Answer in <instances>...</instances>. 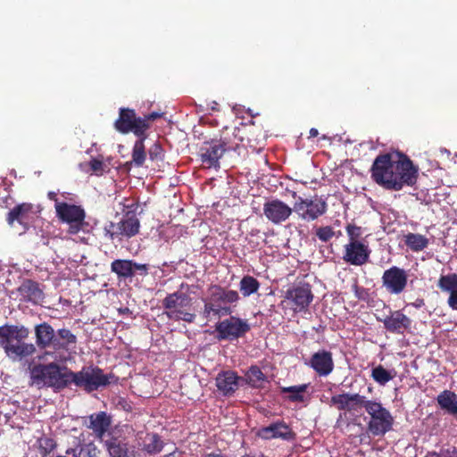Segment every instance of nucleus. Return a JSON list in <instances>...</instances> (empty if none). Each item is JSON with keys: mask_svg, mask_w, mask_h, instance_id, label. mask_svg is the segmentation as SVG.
Listing matches in <instances>:
<instances>
[{"mask_svg": "<svg viewBox=\"0 0 457 457\" xmlns=\"http://www.w3.org/2000/svg\"><path fill=\"white\" fill-rule=\"evenodd\" d=\"M294 206L290 207L280 199L275 198L263 204V213L266 219L273 224L278 225L286 221L292 215Z\"/></svg>", "mask_w": 457, "mask_h": 457, "instance_id": "nucleus-16", "label": "nucleus"}, {"mask_svg": "<svg viewBox=\"0 0 457 457\" xmlns=\"http://www.w3.org/2000/svg\"><path fill=\"white\" fill-rule=\"evenodd\" d=\"M309 385L303 384L298 386H291L287 387H282V393H288V400L293 403H303L305 400L304 393L306 392Z\"/></svg>", "mask_w": 457, "mask_h": 457, "instance_id": "nucleus-32", "label": "nucleus"}, {"mask_svg": "<svg viewBox=\"0 0 457 457\" xmlns=\"http://www.w3.org/2000/svg\"><path fill=\"white\" fill-rule=\"evenodd\" d=\"M315 235L321 242L327 243L336 236V231L330 226H322L316 228Z\"/></svg>", "mask_w": 457, "mask_h": 457, "instance_id": "nucleus-40", "label": "nucleus"}, {"mask_svg": "<svg viewBox=\"0 0 457 457\" xmlns=\"http://www.w3.org/2000/svg\"><path fill=\"white\" fill-rule=\"evenodd\" d=\"M378 321L382 322L386 331L403 335L405 331H408L411 328V320L405 315L402 311H392L390 310L389 314L384 318H377Z\"/></svg>", "mask_w": 457, "mask_h": 457, "instance_id": "nucleus-18", "label": "nucleus"}, {"mask_svg": "<svg viewBox=\"0 0 457 457\" xmlns=\"http://www.w3.org/2000/svg\"><path fill=\"white\" fill-rule=\"evenodd\" d=\"M116 130L122 134L131 132L136 137H141L147 133V125L142 121L140 116H137L135 110L120 108L116 120Z\"/></svg>", "mask_w": 457, "mask_h": 457, "instance_id": "nucleus-11", "label": "nucleus"}, {"mask_svg": "<svg viewBox=\"0 0 457 457\" xmlns=\"http://www.w3.org/2000/svg\"><path fill=\"white\" fill-rule=\"evenodd\" d=\"M445 457H457V449L453 447L452 450L448 449L443 452Z\"/></svg>", "mask_w": 457, "mask_h": 457, "instance_id": "nucleus-52", "label": "nucleus"}, {"mask_svg": "<svg viewBox=\"0 0 457 457\" xmlns=\"http://www.w3.org/2000/svg\"><path fill=\"white\" fill-rule=\"evenodd\" d=\"M120 408L125 411H129L132 409L131 404L123 398L120 399L118 403H116V409Z\"/></svg>", "mask_w": 457, "mask_h": 457, "instance_id": "nucleus-47", "label": "nucleus"}, {"mask_svg": "<svg viewBox=\"0 0 457 457\" xmlns=\"http://www.w3.org/2000/svg\"><path fill=\"white\" fill-rule=\"evenodd\" d=\"M90 425L88 426L91 428L96 436L102 441L104 442V445L106 446L107 451L110 455L112 456V451L114 449V438L111 437L110 439H104L105 434L109 429L112 420L111 417L108 416L104 411H100L97 413L91 414L89 416Z\"/></svg>", "mask_w": 457, "mask_h": 457, "instance_id": "nucleus-15", "label": "nucleus"}, {"mask_svg": "<svg viewBox=\"0 0 457 457\" xmlns=\"http://www.w3.org/2000/svg\"><path fill=\"white\" fill-rule=\"evenodd\" d=\"M71 383L75 384L78 387L83 388L87 392H92L101 386H106L109 381L108 377L104 374L100 368L87 366L83 367L80 371H72Z\"/></svg>", "mask_w": 457, "mask_h": 457, "instance_id": "nucleus-7", "label": "nucleus"}, {"mask_svg": "<svg viewBox=\"0 0 457 457\" xmlns=\"http://www.w3.org/2000/svg\"><path fill=\"white\" fill-rule=\"evenodd\" d=\"M228 148L225 142L218 143L212 141L211 143H206L201 148L200 157L202 163L208 169H219L220 159Z\"/></svg>", "mask_w": 457, "mask_h": 457, "instance_id": "nucleus-19", "label": "nucleus"}, {"mask_svg": "<svg viewBox=\"0 0 457 457\" xmlns=\"http://www.w3.org/2000/svg\"><path fill=\"white\" fill-rule=\"evenodd\" d=\"M29 334V329L24 326H0V346L12 361H21L36 353V346L24 341Z\"/></svg>", "mask_w": 457, "mask_h": 457, "instance_id": "nucleus-2", "label": "nucleus"}, {"mask_svg": "<svg viewBox=\"0 0 457 457\" xmlns=\"http://www.w3.org/2000/svg\"><path fill=\"white\" fill-rule=\"evenodd\" d=\"M128 211L122 217V219L117 223L119 234L127 237H132L136 236L140 228L139 220L137 217V206L134 202L128 204Z\"/></svg>", "mask_w": 457, "mask_h": 457, "instance_id": "nucleus-22", "label": "nucleus"}, {"mask_svg": "<svg viewBox=\"0 0 457 457\" xmlns=\"http://www.w3.org/2000/svg\"><path fill=\"white\" fill-rule=\"evenodd\" d=\"M346 234L348 236V242H361L360 239L362 236V228L353 223H348L345 227Z\"/></svg>", "mask_w": 457, "mask_h": 457, "instance_id": "nucleus-41", "label": "nucleus"}, {"mask_svg": "<svg viewBox=\"0 0 457 457\" xmlns=\"http://www.w3.org/2000/svg\"><path fill=\"white\" fill-rule=\"evenodd\" d=\"M394 377L395 375H393L380 364L373 368L371 370V378L381 386H385L386 383L392 380Z\"/></svg>", "mask_w": 457, "mask_h": 457, "instance_id": "nucleus-37", "label": "nucleus"}, {"mask_svg": "<svg viewBox=\"0 0 457 457\" xmlns=\"http://www.w3.org/2000/svg\"><path fill=\"white\" fill-rule=\"evenodd\" d=\"M137 139L135 141L133 149H132V162L137 167H142L146 159V151L145 146V140L147 138V133L141 137H137Z\"/></svg>", "mask_w": 457, "mask_h": 457, "instance_id": "nucleus-29", "label": "nucleus"}, {"mask_svg": "<svg viewBox=\"0 0 457 457\" xmlns=\"http://www.w3.org/2000/svg\"><path fill=\"white\" fill-rule=\"evenodd\" d=\"M34 205L30 203H21L16 204L6 214V222L11 228H20V234L26 233L34 220Z\"/></svg>", "mask_w": 457, "mask_h": 457, "instance_id": "nucleus-12", "label": "nucleus"}, {"mask_svg": "<svg viewBox=\"0 0 457 457\" xmlns=\"http://www.w3.org/2000/svg\"><path fill=\"white\" fill-rule=\"evenodd\" d=\"M411 305L419 309L425 305V301L423 298H417L413 303H411Z\"/></svg>", "mask_w": 457, "mask_h": 457, "instance_id": "nucleus-51", "label": "nucleus"}, {"mask_svg": "<svg viewBox=\"0 0 457 457\" xmlns=\"http://www.w3.org/2000/svg\"><path fill=\"white\" fill-rule=\"evenodd\" d=\"M204 457H227V456L223 455L221 453H211L204 455Z\"/></svg>", "mask_w": 457, "mask_h": 457, "instance_id": "nucleus-56", "label": "nucleus"}, {"mask_svg": "<svg viewBox=\"0 0 457 457\" xmlns=\"http://www.w3.org/2000/svg\"><path fill=\"white\" fill-rule=\"evenodd\" d=\"M111 270L114 271V262L111 263Z\"/></svg>", "mask_w": 457, "mask_h": 457, "instance_id": "nucleus-59", "label": "nucleus"}, {"mask_svg": "<svg viewBox=\"0 0 457 457\" xmlns=\"http://www.w3.org/2000/svg\"><path fill=\"white\" fill-rule=\"evenodd\" d=\"M57 335L61 339L65 341L64 343H60V345H63L60 348H65L68 345L76 343V336L72 334L70 329L61 328L57 331Z\"/></svg>", "mask_w": 457, "mask_h": 457, "instance_id": "nucleus-43", "label": "nucleus"}, {"mask_svg": "<svg viewBox=\"0 0 457 457\" xmlns=\"http://www.w3.org/2000/svg\"><path fill=\"white\" fill-rule=\"evenodd\" d=\"M221 321L215 325L217 338L219 340L233 341L245 336L251 329L250 324L246 320H243L237 316L228 315Z\"/></svg>", "mask_w": 457, "mask_h": 457, "instance_id": "nucleus-8", "label": "nucleus"}, {"mask_svg": "<svg viewBox=\"0 0 457 457\" xmlns=\"http://www.w3.org/2000/svg\"><path fill=\"white\" fill-rule=\"evenodd\" d=\"M36 344L40 349H45L50 345L54 347L63 346L60 341L54 337V328L46 322L37 325L35 328Z\"/></svg>", "mask_w": 457, "mask_h": 457, "instance_id": "nucleus-25", "label": "nucleus"}, {"mask_svg": "<svg viewBox=\"0 0 457 457\" xmlns=\"http://www.w3.org/2000/svg\"><path fill=\"white\" fill-rule=\"evenodd\" d=\"M330 404L335 406L338 411L349 412L348 393L333 395L330 399Z\"/></svg>", "mask_w": 457, "mask_h": 457, "instance_id": "nucleus-39", "label": "nucleus"}, {"mask_svg": "<svg viewBox=\"0 0 457 457\" xmlns=\"http://www.w3.org/2000/svg\"><path fill=\"white\" fill-rule=\"evenodd\" d=\"M365 411L370 417L367 429L371 435L384 436L392 429L394 418L380 402L370 400Z\"/></svg>", "mask_w": 457, "mask_h": 457, "instance_id": "nucleus-6", "label": "nucleus"}, {"mask_svg": "<svg viewBox=\"0 0 457 457\" xmlns=\"http://www.w3.org/2000/svg\"><path fill=\"white\" fill-rule=\"evenodd\" d=\"M436 402L442 410L457 416V395L454 392L444 390L437 395Z\"/></svg>", "mask_w": 457, "mask_h": 457, "instance_id": "nucleus-27", "label": "nucleus"}, {"mask_svg": "<svg viewBox=\"0 0 457 457\" xmlns=\"http://www.w3.org/2000/svg\"><path fill=\"white\" fill-rule=\"evenodd\" d=\"M305 364L312 368L320 377H327L334 370L333 354L322 349L314 353Z\"/></svg>", "mask_w": 457, "mask_h": 457, "instance_id": "nucleus-21", "label": "nucleus"}, {"mask_svg": "<svg viewBox=\"0 0 457 457\" xmlns=\"http://www.w3.org/2000/svg\"><path fill=\"white\" fill-rule=\"evenodd\" d=\"M259 436L269 440L272 438H282L284 440L293 439L294 432L284 421L274 422L267 427L262 428L258 432Z\"/></svg>", "mask_w": 457, "mask_h": 457, "instance_id": "nucleus-23", "label": "nucleus"}, {"mask_svg": "<svg viewBox=\"0 0 457 457\" xmlns=\"http://www.w3.org/2000/svg\"><path fill=\"white\" fill-rule=\"evenodd\" d=\"M208 295L203 299L204 308L201 315L206 320L212 317L220 318L232 314L231 305H237L240 300L237 291L228 289L218 284H212L207 288Z\"/></svg>", "mask_w": 457, "mask_h": 457, "instance_id": "nucleus-3", "label": "nucleus"}, {"mask_svg": "<svg viewBox=\"0 0 457 457\" xmlns=\"http://www.w3.org/2000/svg\"><path fill=\"white\" fill-rule=\"evenodd\" d=\"M123 207H125V205L123 204ZM126 207L128 208V205H126ZM122 211H125V208H122Z\"/></svg>", "mask_w": 457, "mask_h": 457, "instance_id": "nucleus-62", "label": "nucleus"}, {"mask_svg": "<svg viewBox=\"0 0 457 457\" xmlns=\"http://www.w3.org/2000/svg\"><path fill=\"white\" fill-rule=\"evenodd\" d=\"M98 450L92 443L80 446L77 457H97Z\"/></svg>", "mask_w": 457, "mask_h": 457, "instance_id": "nucleus-44", "label": "nucleus"}, {"mask_svg": "<svg viewBox=\"0 0 457 457\" xmlns=\"http://www.w3.org/2000/svg\"><path fill=\"white\" fill-rule=\"evenodd\" d=\"M403 242L408 249L418 253L428 247L429 239L424 235L409 232L403 236Z\"/></svg>", "mask_w": 457, "mask_h": 457, "instance_id": "nucleus-28", "label": "nucleus"}, {"mask_svg": "<svg viewBox=\"0 0 457 457\" xmlns=\"http://www.w3.org/2000/svg\"><path fill=\"white\" fill-rule=\"evenodd\" d=\"M241 379L233 370H226L218 374L216 386L223 395H231L238 388V381Z\"/></svg>", "mask_w": 457, "mask_h": 457, "instance_id": "nucleus-26", "label": "nucleus"}, {"mask_svg": "<svg viewBox=\"0 0 457 457\" xmlns=\"http://www.w3.org/2000/svg\"><path fill=\"white\" fill-rule=\"evenodd\" d=\"M21 300L26 303L37 304L44 299V293L39 284L31 279H25L18 287Z\"/></svg>", "mask_w": 457, "mask_h": 457, "instance_id": "nucleus-24", "label": "nucleus"}, {"mask_svg": "<svg viewBox=\"0 0 457 457\" xmlns=\"http://www.w3.org/2000/svg\"><path fill=\"white\" fill-rule=\"evenodd\" d=\"M47 196H48V198H49L51 201H54V202H55V205L57 204V203H60V202L58 201V198H57V195H56V193H54V192H48Z\"/></svg>", "mask_w": 457, "mask_h": 457, "instance_id": "nucleus-53", "label": "nucleus"}, {"mask_svg": "<svg viewBox=\"0 0 457 457\" xmlns=\"http://www.w3.org/2000/svg\"><path fill=\"white\" fill-rule=\"evenodd\" d=\"M328 204L324 199L318 197L303 198L298 196L294 204V211L298 217L305 221H312L326 213Z\"/></svg>", "mask_w": 457, "mask_h": 457, "instance_id": "nucleus-9", "label": "nucleus"}, {"mask_svg": "<svg viewBox=\"0 0 457 457\" xmlns=\"http://www.w3.org/2000/svg\"><path fill=\"white\" fill-rule=\"evenodd\" d=\"M145 269V265L133 264L131 261L116 260V274L119 277H131L134 274L133 268Z\"/></svg>", "mask_w": 457, "mask_h": 457, "instance_id": "nucleus-34", "label": "nucleus"}, {"mask_svg": "<svg viewBox=\"0 0 457 457\" xmlns=\"http://www.w3.org/2000/svg\"><path fill=\"white\" fill-rule=\"evenodd\" d=\"M117 311H118V312L120 314L128 315L130 318V320L134 319L132 312L129 308H127V307H125V308H118Z\"/></svg>", "mask_w": 457, "mask_h": 457, "instance_id": "nucleus-50", "label": "nucleus"}, {"mask_svg": "<svg viewBox=\"0 0 457 457\" xmlns=\"http://www.w3.org/2000/svg\"><path fill=\"white\" fill-rule=\"evenodd\" d=\"M55 211L57 217L62 222L69 224L68 232L70 234H77L81 229L86 215L80 206L63 202L57 203Z\"/></svg>", "mask_w": 457, "mask_h": 457, "instance_id": "nucleus-13", "label": "nucleus"}, {"mask_svg": "<svg viewBox=\"0 0 457 457\" xmlns=\"http://www.w3.org/2000/svg\"><path fill=\"white\" fill-rule=\"evenodd\" d=\"M382 285L391 295H400L404 291L408 283L407 272L397 266L386 270L382 275Z\"/></svg>", "mask_w": 457, "mask_h": 457, "instance_id": "nucleus-14", "label": "nucleus"}, {"mask_svg": "<svg viewBox=\"0 0 457 457\" xmlns=\"http://www.w3.org/2000/svg\"><path fill=\"white\" fill-rule=\"evenodd\" d=\"M78 452H79V450L76 449V448H69V449L66 450V454L77 457L78 456Z\"/></svg>", "mask_w": 457, "mask_h": 457, "instance_id": "nucleus-54", "label": "nucleus"}, {"mask_svg": "<svg viewBox=\"0 0 457 457\" xmlns=\"http://www.w3.org/2000/svg\"><path fill=\"white\" fill-rule=\"evenodd\" d=\"M242 457H267V456H265L262 453H259V454H251V453H249V454H245V455H244Z\"/></svg>", "mask_w": 457, "mask_h": 457, "instance_id": "nucleus-57", "label": "nucleus"}, {"mask_svg": "<svg viewBox=\"0 0 457 457\" xmlns=\"http://www.w3.org/2000/svg\"><path fill=\"white\" fill-rule=\"evenodd\" d=\"M163 447L164 443L161 436L156 433H153L147 435L143 449L150 454H157L162 452Z\"/></svg>", "mask_w": 457, "mask_h": 457, "instance_id": "nucleus-31", "label": "nucleus"}, {"mask_svg": "<svg viewBox=\"0 0 457 457\" xmlns=\"http://www.w3.org/2000/svg\"><path fill=\"white\" fill-rule=\"evenodd\" d=\"M370 249L366 242H348L344 246L343 260L353 266H361L368 262Z\"/></svg>", "mask_w": 457, "mask_h": 457, "instance_id": "nucleus-17", "label": "nucleus"}, {"mask_svg": "<svg viewBox=\"0 0 457 457\" xmlns=\"http://www.w3.org/2000/svg\"><path fill=\"white\" fill-rule=\"evenodd\" d=\"M313 298L312 286L308 282H299L288 288L285 295V299L289 303L294 312H306Z\"/></svg>", "mask_w": 457, "mask_h": 457, "instance_id": "nucleus-10", "label": "nucleus"}, {"mask_svg": "<svg viewBox=\"0 0 457 457\" xmlns=\"http://www.w3.org/2000/svg\"><path fill=\"white\" fill-rule=\"evenodd\" d=\"M370 400L360 394L348 393L349 412H359L362 408L366 409Z\"/></svg>", "mask_w": 457, "mask_h": 457, "instance_id": "nucleus-35", "label": "nucleus"}, {"mask_svg": "<svg viewBox=\"0 0 457 457\" xmlns=\"http://www.w3.org/2000/svg\"><path fill=\"white\" fill-rule=\"evenodd\" d=\"M353 291H354V294H355V296L358 298V299H362V293L364 292V288L362 287H360L357 284H354L353 285Z\"/></svg>", "mask_w": 457, "mask_h": 457, "instance_id": "nucleus-49", "label": "nucleus"}, {"mask_svg": "<svg viewBox=\"0 0 457 457\" xmlns=\"http://www.w3.org/2000/svg\"><path fill=\"white\" fill-rule=\"evenodd\" d=\"M427 457H445V456H444L443 453H433L428 455Z\"/></svg>", "mask_w": 457, "mask_h": 457, "instance_id": "nucleus-58", "label": "nucleus"}, {"mask_svg": "<svg viewBox=\"0 0 457 457\" xmlns=\"http://www.w3.org/2000/svg\"><path fill=\"white\" fill-rule=\"evenodd\" d=\"M72 371L55 362L37 364L30 370V378L37 386L61 390L71 384Z\"/></svg>", "mask_w": 457, "mask_h": 457, "instance_id": "nucleus-4", "label": "nucleus"}, {"mask_svg": "<svg viewBox=\"0 0 457 457\" xmlns=\"http://www.w3.org/2000/svg\"><path fill=\"white\" fill-rule=\"evenodd\" d=\"M149 159L152 162H162L164 157L162 146L159 142H155L148 150Z\"/></svg>", "mask_w": 457, "mask_h": 457, "instance_id": "nucleus-42", "label": "nucleus"}, {"mask_svg": "<svg viewBox=\"0 0 457 457\" xmlns=\"http://www.w3.org/2000/svg\"><path fill=\"white\" fill-rule=\"evenodd\" d=\"M309 134H310V137H317V136L319 135V131H318V129H315V128H312V129H310Z\"/></svg>", "mask_w": 457, "mask_h": 457, "instance_id": "nucleus-55", "label": "nucleus"}, {"mask_svg": "<svg viewBox=\"0 0 457 457\" xmlns=\"http://www.w3.org/2000/svg\"><path fill=\"white\" fill-rule=\"evenodd\" d=\"M193 298L182 291L168 294L162 301L166 316L174 320L194 323L196 315L191 312Z\"/></svg>", "mask_w": 457, "mask_h": 457, "instance_id": "nucleus-5", "label": "nucleus"}, {"mask_svg": "<svg viewBox=\"0 0 457 457\" xmlns=\"http://www.w3.org/2000/svg\"><path fill=\"white\" fill-rule=\"evenodd\" d=\"M265 379L266 376L256 365L251 366L245 373V380L252 387H259Z\"/></svg>", "mask_w": 457, "mask_h": 457, "instance_id": "nucleus-33", "label": "nucleus"}, {"mask_svg": "<svg viewBox=\"0 0 457 457\" xmlns=\"http://www.w3.org/2000/svg\"><path fill=\"white\" fill-rule=\"evenodd\" d=\"M38 452L42 457H46L50 454L57 446L56 441L48 436H41L37 440Z\"/></svg>", "mask_w": 457, "mask_h": 457, "instance_id": "nucleus-38", "label": "nucleus"}, {"mask_svg": "<svg viewBox=\"0 0 457 457\" xmlns=\"http://www.w3.org/2000/svg\"><path fill=\"white\" fill-rule=\"evenodd\" d=\"M135 429L132 426L125 424L121 427L116 425V457H129L134 452Z\"/></svg>", "mask_w": 457, "mask_h": 457, "instance_id": "nucleus-20", "label": "nucleus"}, {"mask_svg": "<svg viewBox=\"0 0 457 457\" xmlns=\"http://www.w3.org/2000/svg\"><path fill=\"white\" fill-rule=\"evenodd\" d=\"M295 196H296V192H294L293 197L295 198Z\"/></svg>", "mask_w": 457, "mask_h": 457, "instance_id": "nucleus-61", "label": "nucleus"}, {"mask_svg": "<svg viewBox=\"0 0 457 457\" xmlns=\"http://www.w3.org/2000/svg\"><path fill=\"white\" fill-rule=\"evenodd\" d=\"M447 303L451 309L457 311V288L456 290L450 293Z\"/></svg>", "mask_w": 457, "mask_h": 457, "instance_id": "nucleus-46", "label": "nucleus"}, {"mask_svg": "<svg viewBox=\"0 0 457 457\" xmlns=\"http://www.w3.org/2000/svg\"><path fill=\"white\" fill-rule=\"evenodd\" d=\"M161 117H162V113L153 112L151 113L144 115L143 117H141V119H142V121H144V123L147 125V130H148L151 127V122L154 121L155 120H157Z\"/></svg>", "mask_w": 457, "mask_h": 457, "instance_id": "nucleus-45", "label": "nucleus"}, {"mask_svg": "<svg viewBox=\"0 0 457 457\" xmlns=\"http://www.w3.org/2000/svg\"><path fill=\"white\" fill-rule=\"evenodd\" d=\"M437 287L443 291L452 293L457 288V273H451L448 275H441Z\"/></svg>", "mask_w": 457, "mask_h": 457, "instance_id": "nucleus-36", "label": "nucleus"}, {"mask_svg": "<svg viewBox=\"0 0 457 457\" xmlns=\"http://www.w3.org/2000/svg\"><path fill=\"white\" fill-rule=\"evenodd\" d=\"M260 282L253 276L245 275L239 282V290L244 297H248L258 292Z\"/></svg>", "mask_w": 457, "mask_h": 457, "instance_id": "nucleus-30", "label": "nucleus"}, {"mask_svg": "<svg viewBox=\"0 0 457 457\" xmlns=\"http://www.w3.org/2000/svg\"><path fill=\"white\" fill-rule=\"evenodd\" d=\"M370 176L384 189L400 191L404 187H413L417 183L419 167L403 153H386L375 158Z\"/></svg>", "mask_w": 457, "mask_h": 457, "instance_id": "nucleus-1", "label": "nucleus"}, {"mask_svg": "<svg viewBox=\"0 0 457 457\" xmlns=\"http://www.w3.org/2000/svg\"><path fill=\"white\" fill-rule=\"evenodd\" d=\"M90 168L95 172L101 171L102 169H103V162L101 161L96 160V159H93L90 162Z\"/></svg>", "mask_w": 457, "mask_h": 457, "instance_id": "nucleus-48", "label": "nucleus"}, {"mask_svg": "<svg viewBox=\"0 0 457 457\" xmlns=\"http://www.w3.org/2000/svg\"><path fill=\"white\" fill-rule=\"evenodd\" d=\"M341 235H342V233L339 230V231L336 232V236L335 237H339Z\"/></svg>", "mask_w": 457, "mask_h": 457, "instance_id": "nucleus-60", "label": "nucleus"}]
</instances>
